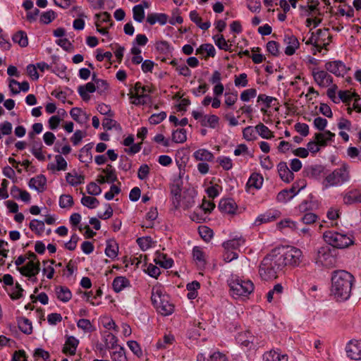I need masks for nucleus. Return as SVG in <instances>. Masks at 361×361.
<instances>
[{
	"label": "nucleus",
	"instance_id": "nucleus-1",
	"mask_svg": "<svg viewBox=\"0 0 361 361\" xmlns=\"http://www.w3.org/2000/svg\"><path fill=\"white\" fill-rule=\"evenodd\" d=\"M355 282L354 276L345 270H336L331 274V294L336 301L343 302L350 298Z\"/></svg>",
	"mask_w": 361,
	"mask_h": 361
},
{
	"label": "nucleus",
	"instance_id": "nucleus-2",
	"mask_svg": "<svg viewBox=\"0 0 361 361\" xmlns=\"http://www.w3.org/2000/svg\"><path fill=\"white\" fill-rule=\"evenodd\" d=\"M283 268L281 262L274 250L261 262L259 274L264 281L272 280L276 279L279 271H281Z\"/></svg>",
	"mask_w": 361,
	"mask_h": 361
},
{
	"label": "nucleus",
	"instance_id": "nucleus-3",
	"mask_svg": "<svg viewBox=\"0 0 361 361\" xmlns=\"http://www.w3.org/2000/svg\"><path fill=\"white\" fill-rule=\"evenodd\" d=\"M350 178V166L346 163H343L339 168L334 169L326 176L323 185L326 188L339 186L348 182Z\"/></svg>",
	"mask_w": 361,
	"mask_h": 361
},
{
	"label": "nucleus",
	"instance_id": "nucleus-4",
	"mask_svg": "<svg viewBox=\"0 0 361 361\" xmlns=\"http://www.w3.org/2000/svg\"><path fill=\"white\" fill-rule=\"evenodd\" d=\"M152 302L157 311L163 315H169L174 310V306L169 302V297L160 287H154L152 292Z\"/></svg>",
	"mask_w": 361,
	"mask_h": 361
},
{
	"label": "nucleus",
	"instance_id": "nucleus-5",
	"mask_svg": "<svg viewBox=\"0 0 361 361\" xmlns=\"http://www.w3.org/2000/svg\"><path fill=\"white\" fill-rule=\"evenodd\" d=\"M274 250L283 267L287 265L293 267L298 266L302 262V251L297 247L290 246L277 248Z\"/></svg>",
	"mask_w": 361,
	"mask_h": 361
},
{
	"label": "nucleus",
	"instance_id": "nucleus-6",
	"mask_svg": "<svg viewBox=\"0 0 361 361\" xmlns=\"http://www.w3.org/2000/svg\"><path fill=\"white\" fill-rule=\"evenodd\" d=\"M323 238L326 243L338 249H343L354 244L352 235L333 231H325L323 234Z\"/></svg>",
	"mask_w": 361,
	"mask_h": 361
},
{
	"label": "nucleus",
	"instance_id": "nucleus-7",
	"mask_svg": "<svg viewBox=\"0 0 361 361\" xmlns=\"http://www.w3.org/2000/svg\"><path fill=\"white\" fill-rule=\"evenodd\" d=\"M231 294L234 298L247 297L254 290V284L250 280L236 279L229 283Z\"/></svg>",
	"mask_w": 361,
	"mask_h": 361
},
{
	"label": "nucleus",
	"instance_id": "nucleus-8",
	"mask_svg": "<svg viewBox=\"0 0 361 361\" xmlns=\"http://www.w3.org/2000/svg\"><path fill=\"white\" fill-rule=\"evenodd\" d=\"M316 263L324 267H331L335 263V258L329 247H322L318 250Z\"/></svg>",
	"mask_w": 361,
	"mask_h": 361
},
{
	"label": "nucleus",
	"instance_id": "nucleus-9",
	"mask_svg": "<svg viewBox=\"0 0 361 361\" xmlns=\"http://www.w3.org/2000/svg\"><path fill=\"white\" fill-rule=\"evenodd\" d=\"M312 76L314 82L321 87H326L333 83V78L325 71L314 68Z\"/></svg>",
	"mask_w": 361,
	"mask_h": 361
},
{
	"label": "nucleus",
	"instance_id": "nucleus-10",
	"mask_svg": "<svg viewBox=\"0 0 361 361\" xmlns=\"http://www.w3.org/2000/svg\"><path fill=\"white\" fill-rule=\"evenodd\" d=\"M171 196L173 208L178 209L180 206V174L171 185Z\"/></svg>",
	"mask_w": 361,
	"mask_h": 361
},
{
	"label": "nucleus",
	"instance_id": "nucleus-11",
	"mask_svg": "<svg viewBox=\"0 0 361 361\" xmlns=\"http://www.w3.org/2000/svg\"><path fill=\"white\" fill-rule=\"evenodd\" d=\"M17 270L23 276L27 277L35 276L39 271V262L30 259L25 266L18 267Z\"/></svg>",
	"mask_w": 361,
	"mask_h": 361
},
{
	"label": "nucleus",
	"instance_id": "nucleus-12",
	"mask_svg": "<svg viewBox=\"0 0 361 361\" xmlns=\"http://www.w3.org/2000/svg\"><path fill=\"white\" fill-rule=\"evenodd\" d=\"M325 69L336 76H344L348 68L341 61H329L325 63Z\"/></svg>",
	"mask_w": 361,
	"mask_h": 361
},
{
	"label": "nucleus",
	"instance_id": "nucleus-13",
	"mask_svg": "<svg viewBox=\"0 0 361 361\" xmlns=\"http://www.w3.org/2000/svg\"><path fill=\"white\" fill-rule=\"evenodd\" d=\"M348 357L355 360H361V341H350L345 348Z\"/></svg>",
	"mask_w": 361,
	"mask_h": 361
},
{
	"label": "nucleus",
	"instance_id": "nucleus-14",
	"mask_svg": "<svg viewBox=\"0 0 361 361\" xmlns=\"http://www.w3.org/2000/svg\"><path fill=\"white\" fill-rule=\"evenodd\" d=\"M219 209L222 213L234 215L238 214V206L231 198L223 199L219 202Z\"/></svg>",
	"mask_w": 361,
	"mask_h": 361
},
{
	"label": "nucleus",
	"instance_id": "nucleus-15",
	"mask_svg": "<svg viewBox=\"0 0 361 361\" xmlns=\"http://www.w3.org/2000/svg\"><path fill=\"white\" fill-rule=\"evenodd\" d=\"M283 42L286 45L285 54L288 56L294 54L295 50L300 45L297 37L292 34H286L284 35Z\"/></svg>",
	"mask_w": 361,
	"mask_h": 361
},
{
	"label": "nucleus",
	"instance_id": "nucleus-16",
	"mask_svg": "<svg viewBox=\"0 0 361 361\" xmlns=\"http://www.w3.org/2000/svg\"><path fill=\"white\" fill-rule=\"evenodd\" d=\"M245 239L243 235H235L233 238L225 241L223 243V247L225 250H240L242 247H244Z\"/></svg>",
	"mask_w": 361,
	"mask_h": 361
},
{
	"label": "nucleus",
	"instance_id": "nucleus-17",
	"mask_svg": "<svg viewBox=\"0 0 361 361\" xmlns=\"http://www.w3.org/2000/svg\"><path fill=\"white\" fill-rule=\"evenodd\" d=\"M280 216V212L278 210H269L264 214L259 215L255 221V226L274 221Z\"/></svg>",
	"mask_w": 361,
	"mask_h": 361
},
{
	"label": "nucleus",
	"instance_id": "nucleus-18",
	"mask_svg": "<svg viewBox=\"0 0 361 361\" xmlns=\"http://www.w3.org/2000/svg\"><path fill=\"white\" fill-rule=\"evenodd\" d=\"M278 172L282 180L286 183H290L294 178L293 173L289 169L287 164L284 161H281L278 166Z\"/></svg>",
	"mask_w": 361,
	"mask_h": 361
},
{
	"label": "nucleus",
	"instance_id": "nucleus-19",
	"mask_svg": "<svg viewBox=\"0 0 361 361\" xmlns=\"http://www.w3.org/2000/svg\"><path fill=\"white\" fill-rule=\"evenodd\" d=\"M196 196V190L191 188L184 191L182 196V208L188 209L195 204V197Z\"/></svg>",
	"mask_w": 361,
	"mask_h": 361
},
{
	"label": "nucleus",
	"instance_id": "nucleus-20",
	"mask_svg": "<svg viewBox=\"0 0 361 361\" xmlns=\"http://www.w3.org/2000/svg\"><path fill=\"white\" fill-rule=\"evenodd\" d=\"M263 361H288V355L279 350H271L263 354Z\"/></svg>",
	"mask_w": 361,
	"mask_h": 361
},
{
	"label": "nucleus",
	"instance_id": "nucleus-21",
	"mask_svg": "<svg viewBox=\"0 0 361 361\" xmlns=\"http://www.w3.org/2000/svg\"><path fill=\"white\" fill-rule=\"evenodd\" d=\"M195 54H200L207 60L209 57H214L216 49L212 44H203L196 49Z\"/></svg>",
	"mask_w": 361,
	"mask_h": 361
},
{
	"label": "nucleus",
	"instance_id": "nucleus-22",
	"mask_svg": "<svg viewBox=\"0 0 361 361\" xmlns=\"http://www.w3.org/2000/svg\"><path fill=\"white\" fill-rule=\"evenodd\" d=\"M335 133L330 130H324L323 133H316L314 139L317 141L320 147H326L329 141H334Z\"/></svg>",
	"mask_w": 361,
	"mask_h": 361
},
{
	"label": "nucleus",
	"instance_id": "nucleus-23",
	"mask_svg": "<svg viewBox=\"0 0 361 361\" xmlns=\"http://www.w3.org/2000/svg\"><path fill=\"white\" fill-rule=\"evenodd\" d=\"M9 88L11 91L12 94H17L20 93V91L27 92L30 89L29 83L26 81L23 82H19L14 79H11L9 80Z\"/></svg>",
	"mask_w": 361,
	"mask_h": 361
},
{
	"label": "nucleus",
	"instance_id": "nucleus-24",
	"mask_svg": "<svg viewBox=\"0 0 361 361\" xmlns=\"http://www.w3.org/2000/svg\"><path fill=\"white\" fill-rule=\"evenodd\" d=\"M56 164L50 163L47 166V169L52 172L56 171H66L67 169V162L61 155L55 156Z\"/></svg>",
	"mask_w": 361,
	"mask_h": 361
},
{
	"label": "nucleus",
	"instance_id": "nucleus-25",
	"mask_svg": "<svg viewBox=\"0 0 361 361\" xmlns=\"http://www.w3.org/2000/svg\"><path fill=\"white\" fill-rule=\"evenodd\" d=\"M78 343L79 341L74 336L68 337L64 344L63 352L71 355H75Z\"/></svg>",
	"mask_w": 361,
	"mask_h": 361
},
{
	"label": "nucleus",
	"instance_id": "nucleus-26",
	"mask_svg": "<svg viewBox=\"0 0 361 361\" xmlns=\"http://www.w3.org/2000/svg\"><path fill=\"white\" fill-rule=\"evenodd\" d=\"M47 180L43 176H38L30 180L29 186L38 192H42L46 185Z\"/></svg>",
	"mask_w": 361,
	"mask_h": 361
},
{
	"label": "nucleus",
	"instance_id": "nucleus-27",
	"mask_svg": "<svg viewBox=\"0 0 361 361\" xmlns=\"http://www.w3.org/2000/svg\"><path fill=\"white\" fill-rule=\"evenodd\" d=\"M149 92L150 90L149 87L142 86L140 82H137L135 85L134 90L131 92V93L137 97H141L147 102L149 101Z\"/></svg>",
	"mask_w": 361,
	"mask_h": 361
},
{
	"label": "nucleus",
	"instance_id": "nucleus-28",
	"mask_svg": "<svg viewBox=\"0 0 361 361\" xmlns=\"http://www.w3.org/2000/svg\"><path fill=\"white\" fill-rule=\"evenodd\" d=\"M263 180V177L259 173H254L249 178L246 185L248 188H252L258 190L262 188Z\"/></svg>",
	"mask_w": 361,
	"mask_h": 361
},
{
	"label": "nucleus",
	"instance_id": "nucleus-29",
	"mask_svg": "<svg viewBox=\"0 0 361 361\" xmlns=\"http://www.w3.org/2000/svg\"><path fill=\"white\" fill-rule=\"evenodd\" d=\"M195 159L202 161H212L214 159V154L206 149H200L194 152Z\"/></svg>",
	"mask_w": 361,
	"mask_h": 361
},
{
	"label": "nucleus",
	"instance_id": "nucleus-30",
	"mask_svg": "<svg viewBox=\"0 0 361 361\" xmlns=\"http://www.w3.org/2000/svg\"><path fill=\"white\" fill-rule=\"evenodd\" d=\"M154 261L156 264H159L165 269L171 267L173 263V261L171 258L167 257L166 255L160 252H157V255Z\"/></svg>",
	"mask_w": 361,
	"mask_h": 361
},
{
	"label": "nucleus",
	"instance_id": "nucleus-31",
	"mask_svg": "<svg viewBox=\"0 0 361 361\" xmlns=\"http://www.w3.org/2000/svg\"><path fill=\"white\" fill-rule=\"evenodd\" d=\"M95 91L96 87L93 82H88L85 85L78 87V93L83 100H88L90 99L88 93H92Z\"/></svg>",
	"mask_w": 361,
	"mask_h": 361
},
{
	"label": "nucleus",
	"instance_id": "nucleus-32",
	"mask_svg": "<svg viewBox=\"0 0 361 361\" xmlns=\"http://www.w3.org/2000/svg\"><path fill=\"white\" fill-rule=\"evenodd\" d=\"M56 297L63 302L69 301L72 297L71 290L65 286H58L55 289Z\"/></svg>",
	"mask_w": 361,
	"mask_h": 361
},
{
	"label": "nucleus",
	"instance_id": "nucleus-33",
	"mask_svg": "<svg viewBox=\"0 0 361 361\" xmlns=\"http://www.w3.org/2000/svg\"><path fill=\"white\" fill-rule=\"evenodd\" d=\"M190 18L193 23H195L202 30H207L211 26V23L209 21H206L204 23H202V18H201V17L199 16V15L196 11H190Z\"/></svg>",
	"mask_w": 361,
	"mask_h": 361
},
{
	"label": "nucleus",
	"instance_id": "nucleus-34",
	"mask_svg": "<svg viewBox=\"0 0 361 361\" xmlns=\"http://www.w3.org/2000/svg\"><path fill=\"white\" fill-rule=\"evenodd\" d=\"M130 285L129 281L124 276H117L114 279L112 286L115 292L119 293Z\"/></svg>",
	"mask_w": 361,
	"mask_h": 361
},
{
	"label": "nucleus",
	"instance_id": "nucleus-35",
	"mask_svg": "<svg viewBox=\"0 0 361 361\" xmlns=\"http://www.w3.org/2000/svg\"><path fill=\"white\" fill-rule=\"evenodd\" d=\"M66 181L72 186H75L84 182L85 177L78 175L75 171L68 173L66 176Z\"/></svg>",
	"mask_w": 361,
	"mask_h": 361
},
{
	"label": "nucleus",
	"instance_id": "nucleus-36",
	"mask_svg": "<svg viewBox=\"0 0 361 361\" xmlns=\"http://www.w3.org/2000/svg\"><path fill=\"white\" fill-rule=\"evenodd\" d=\"M166 21L167 17L163 13H150L147 17V22L150 25H154L157 22L161 25H164Z\"/></svg>",
	"mask_w": 361,
	"mask_h": 361
},
{
	"label": "nucleus",
	"instance_id": "nucleus-37",
	"mask_svg": "<svg viewBox=\"0 0 361 361\" xmlns=\"http://www.w3.org/2000/svg\"><path fill=\"white\" fill-rule=\"evenodd\" d=\"M70 114L75 121L79 123H84L88 118L87 115L80 108L77 107L73 108L70 111Z\"/></svg>",
	"mask_w": 361,
	"mask_h": 361
},
{
	"label": "nucleus",
	"instance_id": "nucleus-38",
	"mask_svg": "<svg viewBox=\"0 0 361 361\" xmlns=\"http://www.w3.org/2000/svg\"><path fill=\"white\" fill-rule=\"evenodd\" d=\"M118 252V246L116 243L113 240L107 242L105 249V254L107 257L114 259L117 257Z\"/></svg>",
	"mask_w": 361,
	"mask_h": 361
},
{
	"label": "nucleus",
	"instance_id": "nucleus-39",
	"mask_svg": "<svg viewBox=\"0 0 361 361\" xmlns=\"http://www.w3.org/2000/svg\"><path fill=\"white\" fill-rule=\"evenodd\" d=\"M18 324L22 332L26 334H30L32 333V326L31 322L28 319L25 317L20 318L18 320Z\"/></svg>",
	"mask_w": 361,
	"mask_h": 361
},
{
	"label": "nucleus",
	"instance_id": "nucleus-40",
	"mask_svg": "<svg viewBox=\"0 0 361 361\" xmlns=\"http://www.w3.org/2000/svg\"><path fill=\"white\" fill-rule=\"evenodd\" d=\"M219 117L216 115L204 116L201 120V124L203 126H209L215 128L219 123Z\"/></svg>",
	"mask_w": 361,
	"mask_h": 361
},
{
	"label": "nucleus",
	"instance_id": "nucleus-41",
	"mask_svg": "<svg viewBox=\"0 0 361 361\" xmlns=\"http://www.w3.org/2000/svg\"><path fill=\"white\" fill-rule=\"evenodd\" d=\"M257 133L264 139H270L274 137L273 133L269 129L267 126L263 123H259L255 126Z\"/></svg>",
	"mask_w": 361,
	"mask_h": 361
},
{
	"label": "nucleus",
	"instance_id": "nucleus-42",
	"mask_svg": "<svg viewBox=\"0 0 361 361\" xmlns=\"http://www.w3.org/2000/svg\"><path fill=\"white\" fill-rule=\"evenodd\" d=\"M14 42L18 43L20 47H25L28 44L27 35L23 31H18L13 36Z\"/></svg>",
	"mask_w": 361,
	"mask_h": 361
},
{
	"label": "nucleus",
	"instance_id": "nucleus-43",
	"mask_svg": "<svg viewBox=\"0 0 361 361\" xmlns=\"http://www.w3.org/2000/svg\"><path fill=\"white\" fill-rule=\"evenodd\" d=\"M215 44L220 49L224 51H228L231 45L228 44L224 37L222 35H216L213 37Z\"/></svg>",
	"mask_w": 361,
	"mask_h": 361
},
{
	"label": "nucleus",
	"instance_id": "nucleus-44",
	"mask_svg": "<svg viewBox=\"0 0 361 361\" xmlns=\"http://www.w3.org/2000/svg\"><path fill=\"white\" fill-rule=\"evenodd\" d=\"M198 233L205 242H209L212 238L214 234L213 231L206 226H200Z\"/></svg>",
	"mask_w": 361,
	"mask_h": 361
},
{
	"label": "nucleus",
	"instance_id": "nucleus-45",
	"mask_svg": "<svg viewBox=\"0 0 361 361\" xmlns=\"http://www.w3.org/2000/svg\"><path fill=\"white\" fill-rule=\"evenodd\" d=\"M73 197L70 195H61L59 197V206L61 208L69 209L73 205Z\"/></svg>",
	"mask_w": 361,
	"mask_h": 361
},
{
	"label": "nucleus",
	"instance_id": "nucleus-46",
	"mask_svg": "<svg viewBox=\"0 0 361 361\" xmlns=\"http://www.w3.org/2000/svg\"><path fill=\"white\" fill-rule=\"evenodd\" d=\"M30 228L36 234L40 235L44 230V223L42 221L33 219L30 223Z\"/></svg>",
	"mask_w": 361,
	"mask_h": 361
},
{
	"label": "nucleus",
	"instance_id": "nucleus-47",
	"mask_svg": "<svg viewBox=\"0 0 361 361\" xmlns=\"http://www.w3.org/2000/svg\"><path fill=\"white\" fill-rule=\"evenodd\" d=\"M111 356L114 361H127L124 349L122 347L116 348Z\"/></svg>",
	"mask_w": 361,
	"mask_h": 361
},
{
	"label": "nucleus",
	"instance_id": "nucleus-48",
	"mask_svg": "<svg viewBox=\"0 0 361 361\" xmlns=\"http://www.w3.org/2000/svg\"><path fill=\"white\" fill-rule=\"evenodd\" d=\"M322 171L323 167L320 165L311 166L306 169L307 176L312 178H318Z\"/></svg>",
	"mask_w": 361,
	"mask_h": 361
},
{
	"label": "nucleus",
	"instance_id": "nucleus-49",
	"mask_svg": "<svg viewBox=\"0 0 361 361\" xmlns=\"http://www.w3.org/2000/svg\"><path fill=\"white\" fill-rule=\"evenodd\" d=\"M81 203L88 208L93 209L98 206L99 201L97 198L91 196H83L81 199Z\"/></svg>",
	"mask_w": 361,
	"mask_h": 361
},
{
	"label": "nucleus",
	"instance_id": "nucleus-50",
	"mask_svg": "<svg viewBox=\"0 0 361 361\" xmlns=\"http://www.w3.org/2000/svg\"><path fill=\"white\" fill-rule=\"evenodd\" d=\"M133 18L135 21L141 23L145 18V11L142 5H136L133 8Z\"/></svg>",
	"mask_w": 361,
	"mask_h": 361
},
{
	"label": "nucleus",
	"instance_id": "nucleus-51",
	"mask_svg": "<svg viewBox=\"0 0 361 361\" xmlns=\"http://www.w3.org/2000/svg\"><path fill=\"white\" fill-rule=\"evenodd\" d=\"M158 216V212L157 208H151L150 210L146 214V219L147 222L145 223V226L146 228H152L153 226V221H154Z\"/></svg>",
	"mask_w": 361,
	"mask_h": 361
},
{
	"label": "nucleus",
	"instance_id": "nucleus-52",
	"mask_svg": "<svg viewBox=\"0 0 361 361\" xmlns=\"http://www.w3.org/2000/svg\"><path fill=\"white\" fill-rule=\"evenodd\" d=\"M256 129L252 126H247L243 130V137L247 141H252L257 139Z\"/></svg>",
	"mask_w": 361,
	"mask_h": 361
},
{
	"label": "nucleus",
	"instance_id": "nucleus-53",
	"mask_svg": "<svg viewBox=\"0 0 361 361\" xmlns=\"http://www.w3.org/2000/svg\"><path fill=\"white\" fill-rule=\"evenodd\" d=\"M102 172L105 173V176L111 183L117 180V176L115 170L111 164H108L105 169L102 170Z\"/></svg>",
	"mask_w": 361,
	"mask_h": 361
},
{
	"label": "nucleus",
	"instance_id": "nucleus-54",
	"mask_svg": "<svg viewBox=\"0 0 361 361\" xmlns=\"http://www.w3.org/2000/svg\"><path fill=\"white\" fill-rule=\"evenodd\" d=\"M277 227L279 229H282L284 228H290L293 231H295L298 229V224L295 221H291L289 219L282 220L278 223Z\"/></svg>",
	"mask_w": 361,
	"mask_h": 361
},
{
	"label": "nucleus",
	"instance_id": "nucleus-55",
	"mask_svg": "<svg viewBox=\"0 0 361 361\" xmlns=\"http://www.w3.org/2000/svg\"><path fill=\"white\" fill-rule=\"evenodd\" d=\"M192 256L195 260L197 261L201 264H204V254L202 248L197 246L195 247L192 250Z\"/></svg>",
	"mask_w": 361,
	"mask_h": 361
},
{
	"label": "nucleus",
	"instance_id": "nucleus-56",
	"mask_svg": "<svg viewBox=\"0 0 361 361\" xmlns=\"http://www.w3.org/2000/svg\"><path fill=\"white\" fill-rule=\"evenodd\" d=\"M234 83L236 87H245L248 85L247 75L246 73H243L239 75H235Z\"/></svg>",
	"mask_w": 361,
	"mask_h": 361
},
{
	"label": "nucleus",
	"instance_id": "nucleus-57",
	"mask_svg": "<svg viewBox=\"0 0 361 361\" xmlns=\"http://www.w3.org/2000/svg\"><path fill=\"white\" fill-rule=\"evenodd\" d=\"M77 326L85 332H91L93 330V326L89 319H79L77 323Z\"/></svg>",
	"mask_w": 361,
	"mask_h": 361
},
{
	"label": "nucleus",
	"instance_id": "nucleus-58",
	"mask_svg": "<svg viewBox=\"0 0 361 361\" xmlns=\"http://www.w3.org/2000/svg\"><path fill=\"white\" fill-rule=\"evenodd\" d=\"M257 90L254 88L245 90L240 94V99L243 102H248L250 99L255 97Z\"/></svg>",
	"mask_w": 361,
	"mask_h": 361
},
{
	"label": "nucleus",
	"instance_id": "nucleus-59",
	"mask_svg": "<svg viewBox=\"0 0 361 361\" xmlns=\"http://www.w3.org/2000/svg\"><path fill=\"white\" fill-rule=\"evenodd\" d=\"M145 271L150 276L157 279L161 274L160 269L154 264H149Z\"/></svg>",
	"mask_w": 361,
	"mask_h": 361
},
{
	"label": "nucleus",
	"instance_id": "nucleus-60",
	"mask_svg": "<svg viewBox=\"0 0 361 361\" xmlns=\"http://www.w3.org/2000/svg\"><path fill=\"white\" fill-rule=\"evenodd\" d=\"M217 161L220 164V166L226 171H228L232 169L233 163L231 158L227 157H219Z\"/></svg>",
	"mask_w": 361,
	"mask_h": 361
},
{
	"label": "nucleus",
	"instance_id": "nucleus-61",
	"mask_svg": "<svg viewBox=\"0 0 361 361\" xmlns=\"http://www.w3.org/2000/svg\"><path fill=\"white\" fill-rule=\"evenodd\" d=\"M166 117V114L164 111H161L158 114H153L149 118V121L151 124H158L164 121Z\"/></svg>",
	"mask_w": 361,
	"mask_h": 361
},
{
	"label": "nucleus",
	"instance_id": "nucleus-62",
	"mask_svg": "<svg viewBox=\"0 0 361 361\" xmlns=\"http://www.w3.org/2000/svg\"><path fill=\"white\" fill-rule=\"evenodd\" d=\"M279 44L276 41H269L267 44V50L273 56H278L279 54Z\"/></svg>",
	"mask_w": 361,
	"mask_h": 361
},
{
	"label": "nucleus",
	"instance_id": "nucleus-63",
	"mask_svg": "<svg viewBox=\"0 0 361 361\" xmlns=\"http://www.w3.org/2000/svg\"><path fill=\"white\" fill-rule=\"evenodd\" d=\"M137 242L142 250H146L151 247L152 240L150 237L139 238Z\"/></svg>",
	"mask_w": 361,
	"mask_h": 361
},
{
	"label": "nucleus",
	"instance_id": "nucleus-64",
	"mask_svg": "<svg viewBox=\"0 0 361 361\" xmlns=\"http://www.w3.org/2000/svg\"><path fill=\"white\" fill-rule=\"evenodd\" d=\"M207 361H228V359L225 354L219 351H216L209 356Z\"/></svg>",
	"mask_w": 361,
	"mask_h": 361
}]
</instances>
